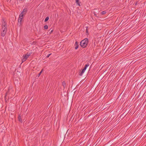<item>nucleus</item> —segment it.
I'll use <instances>...</instances> for the list:
<instances>
[{
	"instance_id": "4",
	"label": "nucleus",
	"mask_w": 146,
	"mask_h": 146,
	"mask_svg": "<svg viewBox=\"0 0 146 146\" xmlns=\"http://www.w3.org/2000/svg\"><path fill=\"white\" fill-rule=\"evenodd\" d=\"M23 17H21V15H20V17L18 19V23H19V25H21V22L22 21V20L23 18Z\"/></svg>"
},
{
	"instance_id": "17",
	"label": "nucleus",
	"mask_w": 146,
	"mask_h": 146,
	"mask_svg": "<svg viewBox=\"0 0 146 146\" xmlns=\"http://www.w3.org/2000/svg\"><path fill=\"white\" fill-rule=\"evenodd\" d=\"M88 27H86V33H88Z\"/></svg>"
},
{
	"instance_id": "5",
	"label": "nucleus",
	"mask_w": 146,
	"mask_h": 146,
	"mask_svg": "<svg viewBox=\"0 0 146 146\" xmlns=\"http://www.w3.org/2000/svg\"><path fill=\"white\" fill-rule=\"evenodd\" d=\"M31 53H29V54H28V53H27L25 55H24L23 56V57L24 58H25L26 60L27 59V58H28L29 56H30V54H31Z\"/></svg>"
},
{
	"instance_id": "11",
	"label": "nucleus",
	"mask_w": 146,
	"mask_h": 146,
	"mask_svg": "<svg viewBox=\"0 0 146 146\" xmlns=\"http://www.w3.org/2000/svg\"><path fill=\"white\" fill-rule=\"evenodd\" d=\"M84 72L82 70V71L79 73V75L80 76H82L83 74L84 73Z\"/></svg>"
},
{
	"instance_id": "12",
	"label": "nucleus",
	"mask_w": 146,
	"mask_h": 146,
	"mask_svg": "<svg viewBox=\"0 0 146 146\" xmlns=\"http://www.w3.org/2000/svg\"><path fill=\"white\" fill-rule=\"evenodd\" d=\"M49 19V17H46V18L45 19V20H44V22H47L48 20Z\"/></svg>"
},
{
	"instance_id": "22",
	"label": "nucleus",
	"mask_w": 146,
	"mask_h": 146,
	"mask_svg": "<svg viewBox=\"0 0 146 146\" xmlns=\"http://www.w3.org/2000/svg\"><path fill=\"white\" fill-rule=\"evenodd\" d=\"M82 70L83 71H84V72H85V71L86 70H85L84 69H82Z\"/></svg>"
},
{
	"instance_id": "18",
	"label": "nucleus",
	"mask_w": 146,
	"mask_h": 146,
	"mask_svg": "<svg viewBox=\"0 0 146 146\" xmlns=\"http://www.w3.org/2000/svg\"><path fill=\"white\" fill-rule=\"evenodd\" d=\"M51 54H48L47 56L46 57L48 58L49 57V56H50V55Z\"/></svg>"
},
{
	"instance_id": "6",
	"label": "nucleus",
	"mask_w": 146,
	"mask_h": 146,
	"mask_svg": "<svg viewBox=\"0 0 146 146\" xmlns=\"http://www.w3.org/2000/svg\"><path fill=\"white\" fill-rule=\"evenodd\" d=\"M75 49H77L79 45L78 44V42L76 41L75 44Z\"/></svg>"
},
{
	"instance_id": "7",
	"label": "nucleus",
	"mask_w": 146,
	"mask_h": 146,
	"mask_svg": "<svg viewBox=\"0 0 146 146\" xmlns=\"http://www.w3.org/2000/svg\"><path fill=\"white\" fill-rule=\"evenodd\" d=\"M77 4H78L79 6H80L81 5V3L80 2L79 0H75Z\"/></svg>"
},
{
	"instance_id": "13",
	"label": "nucleus",
	"mask_w": 146,
	"mask_h": 146,
	"mask_svg": "<svg viewBox=\"0 0 146 146\" xmlns=\"http://www.w3.org/2000/svg\"><path fill=\"white\" fill-rule=\"evenodd\" d=\"M44 28L45 29H47L48 28V26L47 25H45L44 27Z\"/></svg>"
},
{
	"instance_id": "3",
	"label": "nucleus",
	"mask_w": 146,
	"mask_h": 146,
	"mask_svg": "<svg viewBox=\"0 0 146 146\" xmlns=\"http://www.w3.org/2000/svg\"><path fill=\"white\" fill-rule=\"evenodd\" d=\"M28 11L27 7H25L20 15L21 17H23L27 12Z\"/></svg>"
},
{
	"instance_id": "20",
	"label": "nucleus",
	"mask_w": 146,
	"mask_h": 146,
	"mask_svg": "<svg viewBox=\"0 0 146 146\" xmlns=\"http://www.w3.org/2000/svg\"><path fill=\"white\" fill-rule=\"evenodd\" d=\"M94 15L96 16V17H97V14L95 13V12H94Z\"/></svg>"
},
{
	"instance_id": "19",
	"label": "nucleus",
	"mask_w": 146,
	"mask_h": 146,
	"mask_svg": "<svg viewBox=\"0 0 146 146\" xmlns=\"http://www.w3.org/2000/svg\"><path fill=\"white\" fill-rule=\"evenodd\" d=\"M53 31V30H52L50 31V32H49V34H51L52 33V32Z\"/></svg>"
},
{
	"instance_id": "9",
	"label": "nucleus",
	"mask_w": 146,
	"mask_h": 146,
	"mask_svg": "<svg viewBox=\"0 0 146 146\" xmlns=\"http://www.w3.org/2000/svg\"><path fill=\"white\" fill-rule=\"evenodd\" d=\"M18 118L19 121L20 122H22V120L21 117L20 115H19Z\"/></svg>"
},
{
	"instance_id": "10",
	"label": "nucleus",
	"mask_w": 146,
	"mask_h": 146,
	"mask_svg": "<svg viewBox=\"0 0 146 146\" xmlns=\"http://www.w3.org/2000/svg\"><path fill=\"white\" fill-rule=\"evenodd\" d=\"M62 85L63 87L64 88H65V87L66 86V83L65 82H63L62 83Z\"/></svg>"
},
{
	"instance_id": "21",
	"label": "nucleus",
	"mask_w": 146,
	"mask_h": 146,
	"mask_svg": "<svg viewBox=\"0 0 146 146\" xmlns=\"http://www.w3.org/2000/svg\"><path fill=\"white\" fill-rule=\"evenodd\" d=\"M7 93H8V92H7V93H6V95H5V99H6V96H7Z\"/></svg>"
},
{
	"instance_id": "16",
	"label": "nucleus",
	"mask_w": 146,
	"mask_h": 146,
	"mask_svg": "<svg viewBox=\"0 0 146 146\" xmlns=\"http://www.w3.org/2000/svg\"><path fill=\"white\" fill-rule=\"evenodd\" d=\"M106 13V12L105 11H103L101 12V14L102 15L105 14Z\"/></svg>"
},
{
	"instance_id": "1",
	"label": "nucleus",
	"mask_w": 146,
	"mask_h": 146,
	"mask_svg": "<svg viewBox=\"0 0 146 146\" xmlns=\"http://www.w3.org/2000/svg\"><path fill=\"white\" fill-rule=\"evenodd\" d=\"M2 23V31L1 32V35L2 36H4L6 34L7 31V24L6 23L4 19L3 20Z\"/></svg>"
},
{
	"instance_id": "15",
	"label": "nucleus",
	"mask_w": 146,
	"mask_h": 146,
	"mask_svg": "<svg viewBox=\"0 0 146 146\" xmlns=\"http://www.w3.org/2000/svg\"><path fill=\"white\" fill-rule=\"evenodd\" d=\"M43 71V69H42V70L38 74V76H39L41 74L42 72Z\"/></svg>"
},
{
	"instance_id": "8",
	"label": "nucleus",
	"mask_w": 146,
	"mask_h": 146,
	"mask_svg": "<svg viewBox=\"0 0 146 146\" xmlns=\"http://www.w3.org/2000/svg\"><path fill=\"white\" fill-rule=\"evenodd\" d=\"M89 66V64L88 63H87V64H86L85 66L84 67V69L85 70H86V69L87 67L88 66Z\"/></svg>"
},
{
	"instance_id": "2",
	"label": "nucleus",
	"mask_w": 146,
	"mask_h": 146,
	"mask_svg": "<svg viewBox=\"0 0 146 146\" xmlns=\"http://www.w3.org/2000/svg\"><path fill=\"white\" fill-rule=\"evenodd\" d=\"M88 42V40L86 38L82 40L80 42V46L83 48H84L87 46Z\"/></svg>"
},
{
	"instance_id": "14",
	"label": "nucleus",
	"mask_w": 146,
	"mask_h": 146,
	"mask_svg": "<svg viewBox=\"0 0 146 146\" xmlns=\"http://www.w3.org/2000/svg\"><path fill=\"white\" fill-rule=\"evenodd\" d=\"M26 59H25V58H24L23 57V58L22 59V63L23 62H24L26 60Z\"/></svg>"
}]
</instances>
